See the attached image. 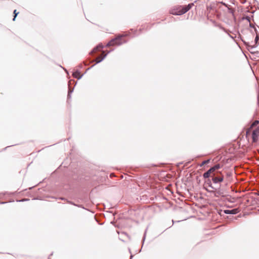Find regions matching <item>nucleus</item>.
<instances>
[{
  "label": "nucleus",
  "instance_id": "nucleus-1",
  "mask_svg": "<svg viewBox=\"0 0 259 259\" xmlns=\"http://www.w3.org/2000/svg\"><path fill=\"white\" fill-rule=\"evenodd\" d=\"M222 167V165L220 164L215 165L206 172H204L203 177L204 178L211 177L212 182L215 184L222 182L224 181V175L221 172L217 171Z\"/></svg>",
  "mask_w": 259,
  "mask_h": 259
},
{
  "label": "nucleus",
  "instance_id": "nucleus-2",
  "mask_svg": "<svg viewBox=\"0 0 259 259\" xmlns=\"http://www.w3.org/2000/svg\"><path fill=\"white\" fill-rule=\"evenodd\" d=\"M258 124L259 121L256 120L246 130V137L248 138L251 135L253 143L257 142L259 137V126H257Z\"/></svg>",
  "mask_w": 259,
  "mask_h": 259
},
{
  "label": "nucleus",
  "instance_id": "nucleus-3",
  "mask_svg": "<svg viewBox=\"0 0 259 259\" xmlns=\"http://www.w3.org/2000/svg\"><path fill=\"white\" fill-rule=\"evenodd\" d=\"M193 6V3L187 6H177L170 9L169 13L174 15H181L188 12Z\"/></svg>",
  "mask_w": 259,
  "mask_h": 259
},
{
  "label": "nucleus",
  "instance_id": "nucleus-4",
  "mask_svg": "<svg viewBox=\"0 0 259 259\" xmlns=\"http://www.w3.org/2000/svg\"><path fill=\"white\" fill-rule=\"evenodd\" d=\"M123 35H119L116 37L115 38L111 39L107 45V47L114 46L120 45L126 42V40L123 38Z\"/></svg>",
  "mask_w": 259,
  "mask_h": 259
},
{
  "label": "nucleus",
  "instance_id": "nucleus-5",
  "mask_svg": "<svg viewBox=\"0 0 259 259\" xmlns=\"http://www.w3.org/2000/svg\"><path fill=\"white\" fill-rule=\"evenodd\" d=\"M207 191L211 193L214 196L217 197H224L226 196L224 191L220 189L218 190H212L211 191L207 190Z\"/></svg>",
  "mask_w": 259,
  "mask_h": 259
},
{
  "label": "nucleus",
  "instance_id": "nucleus-6",
  "mask_svg": "<svg viewBox=\"0 0 259 259\" xmlns=\"http://www.w3.org/2000/svg\"><path fill=\"white\" fill-rule=\"evenodd\" d=\"M239 208H235L231 210L227 209L225 210L224 212L226 214H236L239 212Z\"/></svg>",
  "mask_w": 259,
  "mask_h": 259
},
{
  "label": "nucleus",
  "instance_id": "nucleus-7",
  "mask_svg": "<svg viewBox=\"0 0 259 259\" xmlns=\"http://www.w3.org/2000/svg\"><path fill=\"white\" fill-rule=\"evenodd\" d=\"M106 54H104V52L102 53V54L96 58V62L97 63H98L100 62L106 56Z\"/></svg>",
  "mask_w": 259,
  "mask_h": 259
},
{
  "label": "nucleus",
  "instance_id": "nucleus-8",
  "mask_svg": "<svg viewBox=\"0 0 259 259\" xmlns=\"http://www.w3.org/2000/svg\"><path fill=\"white\" fill-rule=\"evenodd\" d=\"M73 76L74 77L76 78H80L81 77L80 72L78 71H75L73 72Z\"/></svg>",
  "mask_w": 259,
  "mask_h": 259
},
{
  "label": "nucleus",
  "instance_id": "nucleus-9",
  "mask_svg": "<svg viewBox=\"0 0 259 259\" xmlns=\"http://www.w3.org/2000/svg\"><path fill=\"white\" fill-rule=\"evenodd\" d=\"M18 14H19V12H17L16 10H15L14 11V18H13V21L15 20L16 17H17V16L18 15Z\"/></svg>",
  "mask_w": 259,
  "mask_h": 259
},
{
  "label": "nucleus",
  "instance_id": "nucleus-10",
  "mask_svg": "<svg viewBox=\"0 0 259 259\" xmlns=\"http://www.w3.org/2000/svg\"><path fill=\"white\" fill-rule=\"evenodd\" d=\"M102 48V46H97L96 48H95L93 51H92V53H95L96 52V51L99 50L100 49H101Z\"/></svg>",
  "mask_w": 259,
  "mask_h": 259
},
{
  "label": "nucleus",
  "instance_id": "nucleus-11",
  "mask_svg": "<svg viewBox=\"0 0 259 259\" xmlns=\"http://www.w3.org/2000/svg\"><path fill=\"white\" fill-rule=\"evenodd\" d=\"M258 39H259V36L258 35H256L255 37V41L256 43L257 42V41L258 40Z\"/></svg>",
  "mask_w": 259,
  "mask_h": 259
},
{
  "label": "nucleus",
  "instance_id": "nucleus-12",
  "mask_svg": "<svg viewBox=\"0 0 259 259\" xmlns=\"http://www.w3.org/2000/svg\"><path fill=\"white\" fill-rule=\"evenodd\" d=\"M210 187H211V188L212 189H214V188L213 187H212L211 186H210Z\"/></svg>",
  "mask_w": 259,
  "mask_h": 259
},
{
  "label": "nucleus",
  "instance_id": "nucleus-13",
  "mask_svg": "<svg viewBox=\"0 0 259 259\" xmlns=\"http://www.w3.org/2000/svg\"><path fill=\"white\" fill-rule=\"evenodd\" d=\"M206 162H207V161H204L203 163H206Z\"/></svg>",
  "mask_w": 259,
  "mask_h": 259
}]
</instances>
